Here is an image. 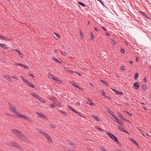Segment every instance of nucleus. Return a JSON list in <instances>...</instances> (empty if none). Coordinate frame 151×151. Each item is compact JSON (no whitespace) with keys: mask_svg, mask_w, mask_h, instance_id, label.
<instances>
[{"mask_svg":"<svg viewBox=\"0 0 151 151\" xmlns=\"http://www.w3.org/2000/svg\"><path fill=\"white\" fill-rule=\"evenodd\" d=\"M45 137H46L47 139V140L49 141V142L50 143H52V140L51 139V138L50 137V136L48 135L47 134V135L45 136Z\"/></svg>","mask_w":151,"mask_h":151,"instance_id":"obj_19","label":"nucleus"},{"mask_svg":"<svg viewBox=\"0 0 151 151\" xmlns=\"http://www.w3.org/2000/svg\"><path fill=\"white\" fill-rule=\"evenodd\" d=\"M100 148L101 150L103 151H106L103 146H101L100 147Z\"/></svg>","mask_w":151,"mask_h":151,"instance_id":"obj_45","label":"nucleus"},{"mask_svg":"<svg viewBox=\"0 0 151 151\" xmlns=\"http://www.w3.org/2000/svg\"><path fill=\"white\" fill-rule=\"evenodd\" d=\"M50 107L52 108H54L55 107V105L54 103H53L52 104L50 105Z\"/></svg>","mask_w":151,"mask_h":151,"instance_id":"obj_43","label":"nucleus"},{"mask_svg":"<svg viewBox=\"0 0 151 151\" xmlns=\"http://www.w3.org/2000/svg\"><path fill=\"white\" fill-rule=\"evenodd\" d=\"M62 54L65 56L66 55V53L65 52H62Z\"/></svg>","mask_w":151,"mask_h":151,"instance_id":"obj_52","label":"nucleus"},{"mask_svg":"<svg viewBox=\"0 0 151 151\" xmlns=\"http://www.w3.org/2000/svg\"><path fill=\"white\" fill-rule=\"evenodd\" d=\"M120 68L122 70H124L125 69V68L124 66L122 65L120 67Z\"/></svg>","mask_w":151,"mask_h":151,"instance_id":"obj_53","label":"nucleus"},{"mask_svg":"<svg viewBox=\"0 0 151 151\" xmlns=\"http://www.w3.org/2000/svg\"><path fill=\"white\" fill-rule=\"evenodd\" d=\"M62 148L63 149H64V150L66 149L67 150H68L69 151H70V150L68 148V147H65L64 146H63V147H62Z\"/></svg>","mask_w":151,"mask_h":151,"instance_id":"obj_46","label":"nucleus"},{"mask_svg":"<svg viewBox=\"0 0 151 151\" xmlns=\"http://www.w3.org/2000/svg\"><path fill=\"white\" fill-rule=\"evenodd\" d=\"M12 131L13 133L17 135L21 140L24 141L27 143L29 142L28 139L25 136L22 134L21 131L16 129H13Z\"/></svg>","mask_w":151,"mask_h":151,"instance_id":"obj_1","label":"nucleus"},{"mask_svg":"<svg viewBox=\"0 0 151 151\" xmlns=\"http://www.w3.org/2000/svg\"><path fill=\"white\" fill-rule=\"evenodd\" d=\"M97 129H98L99 130V131L101 132H103L104 131V130L102 129L101 128L99 127H98L97 126H96L95 127Z\"/></svg>","mask_w":151,"mask_h":151,"instance_id":"obj_31","label":"nucleus"},{"mask_svg":"<svg viewBox=\"0 0 151 151\" xmlns=\"http://www.w3.org/2000/svg\"><path fill=\"white\" fill-rule=\"evenodd\" d=\"M1 39H2L3 40H7V41H9L10 40V39L8 38H7L6 37H5L3 36H2V37Z\"/></svg>","mask_w":151,"mask_h":151,"instance_id":"obj_33","label":"nucleus"},{"mask_svg":"<svg viewBox=\"0 0 151 151\" xmlns=\"http://www.w3.org/2000/svg\"><path fill=\"white\" fill-rule=\"evenodd\" d=\"M74 73H77V74H78L80 76H81V74L80 73H78V72H77L76 71H74Z\"/></svg>","mask_w":151,"mask_h":151,"instance_id":"obj_54","label":"nucleus"},{"mask_svg":"<svg viewBox=\"0 0 151 151\" xmlns=\"http://www.w3.org/2000/svg\"><path fill=\"white\" fill-rule=\"evenodd\" d=\"M138 77V74L137 73H136L135 75V80H136V79Z\"/></svg>","mask_w":151,"mask_h":151,"instance_id":"obj_42","label":"nucleus"},{"mask_svg":"<svg viewBox=\"0 0 151 151\" xmlns=\"http://www.w3.org/2000/svg\"><path fill=\"white\" fill-rule=\"evenodd\" d=\"M116 94H119L120 95H122L124 94L122 92L118 90L116 91Z\"/></svg>","mask_w":151,"mask_h":151,"instance_id":"obj_26","label":"nucleus"},{"mask_svg":"<svg viewBox=\"0 0 151 151\" xmlns=\"http://www.w3.org/2000/svg\"><path fill=\"white\" fill-rule=\"evenodd\" d=\"M118 114L119 117L120 118L128 122H130L127 119L125 118L124 116L123 115L120 113L118 112Z\"/></svg>","mask_w":151,"mask_h":151,"instance_id":"obj_9","label":"nucleus"},{"mask_svg":"<svg viewBox=\"0 0 151 151\" xmlns=\"http://www.w3.org/2000/svg\"><path fill=\"white\" fill-rule=\"evenodd\" d=\"M142 108H143L145 110H147V108L146 107H145V106H142Z\"/></svg>","mask_w":151,"mask_h":151,"instance_id":"obj_62","label":"nucleus"},{"mask_svg":"<svg viewBox=\"0 0 151 151\" xmlns=\"http://www.w3.org/2000/svg\"><path fill=\"white\" fill-rule=\"evenodd\" d=\"M9 106L10 109L14 113H18L16 109L14 108L15 106L12 104L9 103Z\"/></svg>","mask_w":151,"mask_h":151,"instance_id":"obj_7","label":"nucleus"},{"mask_svg":"<svg viewBox=\"0 0 151 151\" xmlns=\"http://www.w3.org/2000/svg\"><path fill=\"white\" fill-rule=\"evenodd\" d=\"M16 117L17 118H21L23 119H24L25 120H27V121L29 122H31V119L30 118H28V117H27V116H26L24 115H21V114H18L16 116Z\"/></svg>","mask_w":151,"mask_h":151,"instance_id":"obj_4","label":"nucleus"},{"mask_svg":"<svg viewBox=\"0 0 151 151\" xmlns=\"http://www.w3.org/2000/svg\"><path fill=\"white\" fill-rule=\"evenodd\" d=\"M114 118L116 119V122L120 125H122L124 123L121 121L119 120L118 118H117L116 116H114Z\"/></svg>","mask_w":151,"mask_h":151,"instance_id":"obj_12","label":"nucleus"},{"mask_svg":"<svg viewBox=\"0 0 151 151\" xmlns=\"http://www.w3.org/2000/svg\"><path fill=\"white\" fill-rule=\"evenodd\" d=\"M106 133L112 139L116 142L117 143L118 142V139L116 136L110 133L109 132H106Z\"/></svg>","mask_w":151,"mask_h":151,"instance_id":"obj_3","label":"nucleus"},{"mask_svg":"<svg viewBox=\"0 0 151 151\" xmlns=\"http://www.w3.org/2000/svg\"><path fill=\"white\" fill-rule=\"evenodd\" d=\"M36 99L42 103H45V101L39 96H38L37 98Z\"/></svg>","mask_w":151,"mask_h":151,"instance_id":"obj_15","label":"nucleus"},{"mask_svg":"<svg viewBox=\"0 0 151 151\" xmlns=\"http://www.w3.org/2000/svg\"><path fill=\"white\" fill-rule=\"evenodd\" d=\"M67 143L70 145L73 148H76V147L75 144L73 143L71 141L69 140L67 141Z\"/></svg>","mask_w":151,"mask_h":151,"instance_id":"obj_13","label":"nucleus"},{"mask_svg":"<svg viewBox=\"0 0 151 151\" xmlns=\"http://www.w3.org/2000/svg\"><path fill=\"white\" fill-rule=\"evenodd\" d=\"M91 40H92L94 38V36L93 35V34L92 32H91Z\"/></svg>","mask_w":151,"mask_h":151,"instance_id":"obj_44","label":"nucleus"},{"mask_svg":"<svg viewBox=\"0 0 151 151\" xmlns=\"http://www.w3.org/2000/svg\"><path fill=\"white\" fill-rule=\"evenodd\" d=\"M4 77L9 82H11V78L8 76H5Z\"/></svg>","mask_w":151,"mask_h":151,"instance_id":"obj_24","label":"nucleus"},{"mask_svg":"<svg viewBox=\"0 0 151 151\" xmlns=\"http://www.w3.org/2000/svg\"><path fill=\"white\" fill-rule=\"evenodd\" d=\"M60 112L63 113L65 116H67L68 115V114L65 111H60Z\"/></svg>","mask_w":151,"mask_h":151,"instance_id":"obj_39","label":"nucleus"},{"mask_svg":"<svg viewBox=\"0 0 151 151\" xmlns=\"http://www.w3.org/2000/svg\"><path fill=\"white\" fill-rule=\"evenodd\" d=\"M38 132L43 135L45 137L46 136L47 134L44 132V131L42 130H39L38 131Z\"/></svg>","mask_w":151,"mask_h":151,"instance_id":"obj_21","label":"nucleus"},{"mask_svg":"<svg viewBox=\"0 0 151 151\" xmlns=\"http://www.w3.org/2000/svg\"><path fill=\"white\" fill-rule=\"evenodd\" d=\"M78 3L79 4H80V5L83 6V7H85L86 6V5H85L83 3L81 2H80V1H78Z\"/></svg>","mask_w":151,"mask_h":151,"instance_id":"obj_34","label":"nucleus"},{"mask_svg":"<svg viewBox=\"0 0 151 151\" xmlns=\"http://www.w3.org/2000/svg\"><path fill=\"white\" fill-rule=\"evenodd\" d=\"M0 47L5 49H6L9 48L7 45L5 44L0 43Z\"/></svg>","mask_w":151,"mask_h":151,"instance_id":"obj_16","label":"nucleus"},{"mask_svg":"<svg viewBox=\"0 0 151 151\" xmlns=\"http://www.w3.org/2000/svg\"><path fill=\"white\" fill-rule=\"evenodd\" d=\"M142 88L144 90H145L146 89L147 87L145 84H143L142 86Z\"/></svg>","mask_w":151,"mask_h":151,"instance_id":"obj_37","label":"nucleus"},{"mask_svg":"<svg viewBox=\"0 0 151 151\" xmlns=\"http://www.w3.org/2000/svg\"><path fill=\"white\" fill-rule=\"evenodd\" d=\"M87 103L91 106H93V103L92 101L88 99L87 100Z\"/></svg>","mask_w":151,"mask_h":151,"instance_id":"obj_20","label":"nucleus"},{"mask_svg":"<svg viewBox=\"0 0 151 151\" xmlns=\"http://www.w3.org/2000/svg\"><path fill=\"white\" fill-rule=\"evenodd\" d=\"M139 12L141 14H142L146 18L150 19H151V17H149L148 16V14L146 13L141 11H139Z\"/></svg>","mask_w":151,"mask_h":151,"instance_id":"obj_8","label":"nucleus"},{"mask_svg":"<svg viewBox=\"0 0 151 151\" xmlns=\"http://www.w3.org/2000/svg\"><path fill=\"white\" fill-rule=\"evenodd\" d=\"M54 34L56 35L55 37L56 39H58L60 37V36L57 33H54Z\"/></svg>","mask_w":151,"mask_h":151,"instance_id":"obj_40","label":"nucleus"},{"mask_svg":"<svg viewBox=\"0 0 151 151\" xmlns=\"http://www.w3.org/2000/svg\"><path fill=\"white\" fill-rule=\"evenodd\" d=\"M111 89L112 91H113L115 92V93L116 91H117V90H116L115 89L112 88V89Z\"/></svg>","mask_w":151,"mask_h":151,"instance_id":"obj_58","label":"nucleus"},{"mask_svg":"<svg viewBox=\"0 0 151 151\" xmlns=\"http://www.w3.org/2000/svg\"><path fill=\"white\" fill-rule=\"evenodd\" d=\"M31 94L32 95L33 97H34L35 98H37L38 96H39L37 95H36V94L33 92H32L31 93Z\"/></svg>","mask_w":151,"mask_h":151,"instance_id":"obj_25","label":"nucleus"},{"mask_svg":"<svg viewBox=\"0 0 151 151\" xmlns=\"http://www.w3.org/2000/svg\"><path fill=\"white\" fill-rule=\"evenodd\" d=\"M143 81L145 83H146V80L145 77Z\"/></svg>","mask_w":151,"mask_h":151,"instance_id":"obj_64","label":"nucleus"},{"mask_svg":"<svg viewBox=\"0 0 151 151\" xmlns=\"http://www.w3.org/2000/svg\"><path fill=\"white\" fill-rule=\"evenodd\" d=\"M16 117L17 118H21L23 119H24L25 120H27V121L29 122H31V119L30 118H28V117H27V116H26L24 115H21V114H18L16 116Z\"/></svg>","mask_w":151,"mask_h":151,"instance_id":"obj_6","label":"nucleus"},{"mask_svg":"<svg viewBox=\"0 0 151 151\" xmlns=\"http://www.w3.org/2000/svg\"><path fill=\"white\" fill-rule=\"evenodd\" d=\"M111 112V115L112 116L114 117V116H115L113 114H114L113 112Z\"/></svg>","mask_w":151,"mask_h":151,"instance_id":"obj_63","label":"nucleus"},{"mask_svg":"<svg viewBox=\"0 0 151 151\" xmlns=\"http://www.w3.org/2000/svg\"><path fill=\"white\" fill-rule=\"evenodd\" d=\"M131 140L137 146L138 145V144L137 142L135 141V140H133L132 139H131Z\"/></svg>","mask_w":151,"mask_h":151,"instance_id":"obj_35","label":"nucleus"},{"mask_svg":"<svg viewBox=\"0 0 151 151\" xmlns=\"http://www.w3.org/2000/svg\"><path fill=\"white\" fill-rule=\"evenodd\" d=\"M52 128H54L55 127V126L54 125H51L50 126Z\"/></svg>","mask_w":151,"mask_h":151,"instance_id":"obj_55","label":"nucleus"},{"mask_svg":"<svg viewBox=\"0 0 151 151\" xmlns=\"http://www.w3.org/2000/svg\"><path fill=\"white\" fill-rule=\"evenodd\" d=\"M53 60L55 62H56L57 63H61V62L58 59L56 58H53Z\"/></svg>","mask_w":151,"mask_h":151,"instance_id":"obj_28","label":"nucleus"},{"mask_svg":"<svg viewBox=\"0 0 151 151\" xmlns=\"http://www.w3.org/2000/svg\"><path fill=\"white\" fill-rule=\"evenodd\" d=\"M54 104H55V106H60V104H57L56 102L54 103Z\"/></svg>","mask_w":151,"mask_h":151,"instance_id":"obj_48","label":"nucleus"},{"mask_svg":"<svg viewBox=\"0 0 151 151\" xmlns=\"http://www.w3.org/2000/svg\"><path fill=\"white\" fill-rule=\"evenodd\" d=\"M101 94L104 96H105L106 93H105V92L102 89L101 90Z\"/></svg>","mask_w":151,"mask_h":151,"instance_id":"obj_36","label":"nucleus"},{"mask_svg":"<svg viewBox=\"0 0 151 151\" xmlns=\"http://www.w3.org/2000/svg\"><path fill=\"white\" fill-rule=\"evenodd\" d=\"M16 117L17 118H21L23 119H24L25 120H27V121L29 122H31V119L30 118H28V117H27V116H26L24 115H21V114H18L16 116Z\"/></svg>","mask_w":151,"mask_h":151,"instance_id":"obj_5","label":"nucleus"},{"mask_svg":"<svg viewBox=\"0 0 151 151\" xmlns=\"http://www.w3.org/2000/svg\"><path fill=\"white\" fill-rule=\"evenodd\" d=\"M14 50L19 54L20 57H23L22 55L19 50L18 49H15Z\"/></svg>","mask_w":151,"mask_h":151,"instance_id":"obj_23","label":"nucleus"},{"mask_svg":"<svg viewBox=\"0 0 151 151\" xmlns=\"http://www.w3.org/2000/svg\"><path fill=\"white\" fill-rule=\"evenodd\" d=\"M21 79H22V80L24 82V83L26 84V83L27 82V81L24 78V77H23V76H21Z\"/></svg>","mask_w":151,"mask_h":151,"instance_id":"obj_29","label":"nucleus"},{"mask_svg":"<svg viewBox=\"0 0 151 151\" xmlns=\"http://www.w3.org/2000/svg\"><path fill=\"white\" fill-rule=\"evenodd\" d=\"M102 28L104 30V31H106V29L104 27H102Z\"/></svg>","mask_w":151,"mask_h":151,"instance_id":"obj_61","label":"nucleus"},{"mask_svg":"<svg viewBox=\"0 0 151 151\" xmlns=\"http://www.w3.org/2000/svg\"><path fill=\"white\" fill-rule=\"evenodd\" d=\"M53 51L54 52H55L56 53H57L58 50H57L56 49H54L53 50Z\"/></svg>","mask_w":151,"mask_h":151,"instance_id":"obj_60","label":"nucleus"},{"mask_svg":"<svg viewBox=\"0 0 151 151\" xmlns=\"http://www.w3.org/2000/svg\"><path fill=\"white\" fill-rule=\"evenodd\" d=\"M91 116L95 120L98 121H99L100 120L99 118L98 117L96 116L93 115H91Z\"/></svg>","mask_w":151,"mask_h":151,"instance_id":"obj_30","label":"nucleus"},{"mask_svg":"<svg viewBox=\"0 0 151 151\" xmlns=\"http://www.w3.org/2000/svg\"><path fill=\"white\" fill-rule=\"evenodd\" d=\"M36 114L38 116H39L42 117L43 119H45L46 120L48 119V118L45 116L41 113L37 112L36 113Z\"/></svg>","mask_w":151,"mask_h":151,"instance_id":"obj_10","label":"nucleus"},{"mask_svg":"<svg viewBox=\"0 0 151 151\" xmlns=\"http://www.w3.org/2000/svg\"><path fill=\"white\" fill-rule=\"evenodd\" d=\"M117 127H118V128L119 129H120V130H122V129L123 128H122V127H121V126H118Z\"/></svg>","mask_w":151,"mask_h":151,"instance_id":"obj_50","label":"nucleus"},{"mask_svg":"<svg viewBox=\"0 0 151 151\" xmlns=\"http://www.w3.org/2000/svg\"><path fill=\"white\" fill-rule=\"evenodd\" d=\"M68 108L70 110H71L72 111L74 112H75L76 114H77V113L78 112L76 111L74 109H73L71 106H68Z\"/></svg>","mask_w":151,"mask_h":151,"instance_id":"obj_22","label":"nucleus"},{"mask_svg":"<svg viewBox=\"0 0 151 151\" xmlns=\"http://www.w3.org/2000/svg\"><path fill=\"white\" fill-rule=\"evenodd\" d=\"M7 143L10 146L14 147L21 150H23L22 148L17 143L13 142H8Z\"/></svg>","mask_w":151,"mask_h":151,"instance_id":"obj_2","label":"nucleus"},{"mask_svg":"<svg viewBox=\"0 0 151 151\" xmlns=\"http://www.w3.org/2000/svg\"><path fill=\"white\" fill-rule=\"evenodd\" d=\"M76 87H77V88H78L79 87V85H78V84H76V85H75V86Z\"/></svg>","mask_w":151,"mask_h":151,"instance_id":"obj_59","label":"nucleus"},{"mask_svg":"<svg viewBox=\"0 0 151 151\" xmlns=\"http://www.w3.org/2000/svg\"><path fill=\"white\" fill-rule=\"evenodd\" d=\"M121 52L122 53H124L125 52V50L124 49L122 48L121 49Z\"/></svg>","mask_w":151,"mask_h":151,"instance_id":"obj_47","label":"nucleus"},{"mask_svg":"<svg viewBox=\"0 0 151 151\" xmlns=\"http://www.w3.org/2000/svg\"><path fill=\"white\" fill-rule=\"evenodd\" d=\"M15 65H19V66H20L22 67V66L23 65V64L19 63H16L15 64Z\"/></svg>","mask_w":151,"mask_h":151,"instance_id":"obj_41","label":"nucleus"},{"mask_svg":"<svg viewBox=\"0 0 151 151\" xmlns=\"http://www.w3.org/2000/svg\"><path fill=\"white\" fill-rule=\"evenodd\" d=\"M48 75L49 76H51L52 78V79L53 80H54L55 81H58V80L57 78H55L54 77V76L53 75H52L51 73H48Z\"/></svg>","mask_w":151,"mask_h":151,"instance_id":"obj_18","label":"nucleus"},{"mask_svg":"<svg viewBox=\"0 0 151 151\" xmlns=\"http://www.w3.org/2000/svg\"><path fill=\"white\" fill-rule=\"evenodd\" d=\"M29 75L30 76H31L32 77V78H34V77H35L34 76V75H33V74H31V73L29 74Z\"/></svg>","mask_w":151,"mask_h":151,"instance_id":"obj_57","label":"nucleus"},{"mask_svg":"<svg viewBox=\"0 0 151 151\" xmlns=\"http://www.w3.org/2000/svg\"><path fill=\"white\" fill-rule=\"evenodd\" d=\"M22 67H23L24 68H26L27 69L28 68H29V67L27 66L26 65H24L23 64V65L22 66Z\"/></svg>","mask_w":151,"mask_h":151,"instance_id":"obj_49","label":"nucleus"},{"mask_svg":"<svg viewBox=\"0 0 151 151\" xmlns=\"http://www.w3.org/2000/svg\"><path fill=\"white\" fill-rule=\"evenodd\" d=\"M126 112L129 115V116H132V114L129 113L128 111H126Z\"/></svg>","mask_w":151,"mask_h":151,"instance_id":"obj_51","label":"nucleus"},{"mask_svg":"<svg viewBox=\"0 0 151 151\" xmlns=\"http://www.w3.org/2000/svg\"><path fill=\"white\" fill-rule=\"evenodd\" d=\"M26 84L27 85V86H29V87H30L32 88H35V86L33 84L30 83L29 82H28V81L26 83Z\"/></svg>","mask_w":151,"mask_h":151,"instance_id":"obj_17","label":"nucleus"},{"mask_svg":"<svg viewBox=\"0 0 151 151\" xmlns=\"http://www.w3.org/2000/svg\"><path fill=\"white\" fill-rule=\"evenodd\" d=\"M122 131L125 133H127L128 134H129V133L128 132H127V131L125 129H124V128H123L122 129Z\"/></svg>","mask_w":151,"mask_h":151,"instance_id":"obj_38","label":"nucleus"},{"mask_svg":"<svg viewBox=\"0 0 151 151\" xmlns=\"http://www.w3.org/2000/svg\"><path fill=\"white\" fill-rule=\"evenodd\" d=\"M77 114L79 116H81L82 117L85 118V116L83 114H82L80 112H78Z\"/></svg>","mask_w":151,"mask_h":151,"instance_id":"obj_32","label":"nucleus"},{"mask_svg":"<svg viewBox=\"0 0 151 151\" xmlns=\"http://www.w3.org/2000/svg\"><path fill=\"white\" fill-rule=\"evenodd\" d=\"M139 82H136L134 83L133 87L134 89L137 90L139 89Z\"/></svg>","mask_w":151,"mask_h":151,"instance_id":"obj_11","label":"nucleus"},{"mask_svg":"<svg viewBox=\"0 0 151 151\" xmlns=\"http://www.w3.org/2000/svg\"><path fill=\"white\" fill-rule=\"evenodd\" d=\"M100 81L103 83L104 84H105L107 86H108V83L106 81H105L103 80H101Z\"/></svg>","mask_w":151,"mask_h":151,"instance_id":"obj_27","label":"nucleus"},{"mask_svg":"<svg viewBox=\"0 0 151 151\" xmlns=\"http://www.w3.org/2000/svg\"><path fill=\"white\" fill-rule=\"evenodd\" d=\"M80 37H81V38H82L83 37V34L82 33V32H80Z\"/></svg>","mask_w":151,"mask_h":151,"instance_id":"obj_56","label":"nucleus"},{"mask_svg":"<svg viewBox=\"0 0 151 151\" xmlns=\"http://www.w3.org/2000/svg\"><path fill=\"white\" fill-rule=\"evenodd\" d=\"M64 69L66 71L68 72L71 73H74V71H73L72 70H71L70 69L68 68V67H64Z\"/></svg>","mask_w":151,"mask_h":151,"instance_id":"obj_14","label":"nucleus"}]
</instances>
